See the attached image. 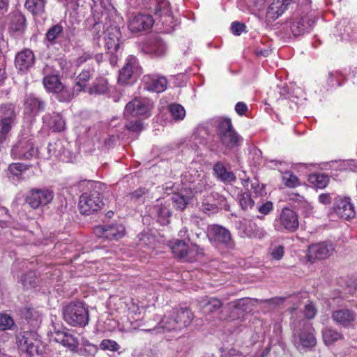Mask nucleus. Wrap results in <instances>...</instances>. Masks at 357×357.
<instances>
[{
	"label": "nucleus",
	"instance_id": "nucleus-1",
	"mask_svg": "<svg viewBox=\"0 0 357 357\" xmlns=\"http://www.w3.org/2000/svg\"><path fill=\"white\" fill-rule=\"evenodd\" d=\"M104 185L100 182H93L91 190L83 193L79 200V209L82 214L89 215L100 211L104 205L102 190Z\"/></svg>",
	"mask_w": 357,
	"mask_h": 357
},
{
	"label": "nucleus",
	"instance_id": "nucleus-2",
	"mask_svg": "<svg viewBox=\"0 0 357 357\" xmlns=\"http://www.w3.org/2000/svg\"><path fill=\"white\" fill-rule=\"evenodd\" d=\"M310 3V0H302L297 6L290 25L291 32L295 37L310 32L314 26V20L309 15Z\"/></svg>",
	"mask_w": 357,
	"mask_h": 357
},
{
	"label": "nucleus",
	"instance_id": "nucleus-3",
	"mask_svg": "<svg viewBox=\"0 0 357 357\" xmlns=\"http://www.w3.org/2000/svg\"><path fill=\"white\" fill-rule=\"evenodd\" d=\"M215 123L218 138L225 149L231 150L242 144L243 137L234 128L231 119L219 118Z\"/></svg>",
	"mask_w": 357,
	"mask_h": 357
},
{
	"label": "nucleus",
	"instance_id": "nucleus-4",
	"mask_svg": "<svg viewBox=\"0 0 357 357\" xmlns=\"http://www.w3.org/2000/svg\"><path fill=\"white\" fill-rule=\"evenodd\" d=\"M63 319L75 327H84L89 321V312L84 303L72 301L62 308Z\"/></svg>",
	"mask_w": 357,
	"mask_h": 357
},
{
	"label": "nucleus",
	"instance_id": "nucleus-5",
	"mask_svg": "<svg viewBox=\"0 0 357 357\" xmlns=\"http://www.w3.org/2000/svg\"><path fill=\"white\" fill-rule=\"evenodd\" d=\"M15 338L19 349L30 356L43 354L40 349V340L34 331L29 330L24 326L16 332Z\"/></svg>",
	"mask_w": 357,
	"mask_h": 357
},
{
	"label": "nucleus",
	"instance_id": "nucleus-6",
	"mask_svg": "<svg viewBox=\"0 0 357 357\" xmlns=\"http://www.w3.org/2000/svg\"><path fill=\"white\" fill-rule=\"evenodd\" d=\"M313 328L310 323L305 319L298 322L293 328L292 342L295 347L299 348H312L317 344V340L313 333Z\"/></svg>",
	"mask_w": 357,
	"mask_h": 357
},
{
	"label": "nucleus",
	"instance_id": "nucleus-7",
	"mask_svg": "<svg viewBox=\"0 0 357 357\" xmlns=\"http://www.w3.org/2000/svg\"><path fill=\"white\" fill-rule=\"evenodd\" d=\"M208 237L210 242L215 247L227 249L235 248V241L231 232L222 226L218 225L211 226L208 229Z\"/></svg>",
	"mask_w": 357,
	"mask_h": 357
},
{
	"label": "nucleus",
	"instance_id": "nucleus-8",
	"mask_svg": "<svg viewBox=\"0 0 357 357\" xmlns=\"http://www.w3.org/2000/svg\"><path fill=\"white\" fill-rule=\"evenodd\" d=\"M54 198V192L50 188H32L26 196V203L36 209L50 204Z\"/></svg>",
	"mask_w": 357,
	"mask_h": 357
},
{
	"label": "nucleus",
	"instance_id": "nucleus-9",
	"mask_svg": "<svg viewBox=\"0 0 357 357\" xmlns=\"http://www.w3.org/2000/svg\"><path fill=\"white\" fill-rule=\"evenodd\" d=\"M299 226L298 215L289 208H284L280 215L275 220L274 227L276 230L289 232L295 231Z\"/></svg>",
	"mask_w": 357,
	"mask_h": 357
},
{
	"label": "nucleus",
	"instance_id": "nucleus-10",
	"mask_svg": "<svg viewBox=\"0 0 357 357\" xmlns=\"http://www.w3.org/2000/svg\"><path fill=\"white\" fill-rule=\"evenodd\" d=\"M153 107V102L146 98H135L130 100L125 107V116H149Z\"/></svg>",
	"mask_w": 357,
	"mask_h": 357
},
{
	"label": "nucleus",
	"instance_id": "nucleus-11",
	"mask_svg": "<svg viewBox=\"0 0 357 357\" xmlns=\"http://www.w3.org/2000/svg\"><path fill=\"white\" fill-rule=\"evenodd\" d=\"M236 228L243 238L262 239L266 235L264 227L251 219H244L236 222Z\"/></svg>",
	"mask_w": 357,
	"mask_h": 357
},
{
	"label": "nucleus",
	"instance_id": "nucleus-12",
	"mask_svg": "<svg viewBox=\"0 0 357 357\" xmlns=\"http://www.w3.org/2000/svg\"><path fill=\"white\" fill-rule=\"evenodd\" d=\"M17 119L16 107L13 104L0 105V133H9Z\"/></svg>",
	"mask_w": 357,
	"mask_h": 357
},
{
	"label": "nucleus",
	"instance_id": "nucleus-13",
	"mask_svg": "<svg viewBox=\"0 0 357 357\" xmlns=\"http://www.w3.org/2000/svg\"><path fill=\"white\" fill-rule=\"evenodd\" d=\"M335 247L329 241H324L309 246L307 259L310 261L324 259L330 257L335 251Z\"/></svg>",
	"mask_w": 357,
	"mask_h": 357
},
{
	"label": "nucleus",
	"instance_id": "nucleus-14",
	"mask_svg": "<svg viewBox=\"0 0 357 357\" xmlns=\"http://www.w3.org/2000/svg\"><path fill=\"white\" fill-rule=\"evenodd\" d=\"M153 6L150 9L153 11L155 20H160L163 25L169 26L172 23L170 3L167 0H153Z\"/></svg>",
	"mask_w": 357,
	"mask_h": 357
},
{
	"label": "nucleus",
	"instance_id": "nucleus-15",
	"mask_svg": "<svg viewBox=\"0 0 357 357\" xmlns=\"http://www.w3.org/2000/svg\"><path fill=\"white\" fill-rule=\"evenodd\" d=\"M36 153L33 144L26 137H22L11 149V155L18 159H30Z\"/></svg>",
	"mask_w": 357,
	"mask_h": 357
},
{
	"label": "nucleus",
	"instance_id": "nucleus-16",
	"mask_svg": "<svg viewBox=\"0 0 357 357\" xmlns=\"http://www.w3.org/2000/svg\"><path fill=\"white\" fill-rule=\"evenodd\" d=\"M24 114L35 117L39 112H43L46 107V103L41 98L35 96L33 93L26 94L24 98Z\"/></svg>",
	"mask_w": 357,
	"mask_h": 357
},
{
	"label": "nucleus",
	"instance_id": "nucleus-17",
	"mask_svg": "<svg viewBox=\"0 0 357 357\" xmlns=\"http://www.w3.org/2000/svg\"><path fill=\"white\" fill-rule=\"evenodd\" d=\"M142 50L153 56H162L167 53V46L160 37L153 36L143 44Z\"/></svg>",
	"mask_w": 357,
	"mask_h": 357
},
{
	"label": "nucleus",
	"instance_id": "nucleus-18",
	"mask_svg": "<svg viewBox=\"0 0 357 357\" xmlns=\"http://www.w3.org/2000/svg\"><path fill=\"white\" fill-rule=\"evenodd\" d=\"M35 63V55L33 52L28 48L19 52L15 58V68L24 73L31 70Z\"/></svg>",
	"mask_w": 357,
	"mask_h": 357
},
{
	"label": "nucleus",
	"instance_id": "nucleus-19",
	"mask_svg": "<svg viewBox=\"0 0 357 357\" xmlns=\"http://www.w3.org/2000/svg\"><path fill=\"white\" fill-rule=\"evenodd\" d=\"M334 212L338 217L349 220L355 216V210L349 197H337L333 206Z\"/></svg>",
	"mask_w": 357,
	"mask_h": 357
},
{
	"label": "nucleus",
	"instance_id": "nucleus-20",
	"mask_svg": "<svg viewBox=\"0 0 357 357\" xmlns=\"http://www.w3.org/2000/svg\"><path fill=\"white\" fill-rule=\"evenodd\" d=\"M139 71L137 59L134 56H129L126 63L119 71L118 82L119 84H127L134 73Z\"/></svg>",
	"mask_w": 357,
	"mask_h": 357
},
{
	"label": "nucleus",
	"instance_id": "nucleus-21",
	"mask_svg": "<svg viewBox=\"0 0 357 357\" xmlns=\"http://www.w3.org/2000/svg\"><path fill=\"white\" fill-rule=\"evenodd\" d=\"M144 88L149 91L161 93L167 89L166 77L159 75H146L143 77Z\"/></svg>",
	"mask_w": 357,
	"mask_h": 357
},
{
	"label": "nucleus",
	"instance_id": "nucleus-22",
	"mask_svg": "<svg viewBox=\"0 0 357 357\" xmlns=\"http://www.w3.org/2000/svg\"><path fill=\"white\" fill-rule=\"evenodd\" d=\"M331 317L337 325L347 328L354 325L357 314L354 310L341 308L334 310L332 312Z\"/></svg>",
	"mask_w": 357,
	"mask_h": 357
},
{
	"label": "nucleus",
	"instance_id": "nucleus-23",
	"mask_svg": "<svg viewBox=\"0 0 357 357\" xmlns=\"http://www.w3.org/2000/svg\"><path fill=\"white\" fill-rule=\"evenodd\" d=\"M105 33V48L111 54L118 53L121 47V31L116 26L108 27Z\"/></svg>",
	"mask_w": 357,
	"mask_h": 357
},
{
	"label": "nucleus",
	"instance_id": "nucleus-24",
	"mask_svg": "<svg viewBox=\"0 0 357 357\" xmlns=\"http://www.w3.org/2000/svg\"><path fill=\"white\" fill-rule=\"evenodd\" d=\"M292 0H273L266 9V18L268 22L278 18L287 9Z\"/></svg>",
	"mask_w": 357,
	"mask_h": 357
},
{
	"label": "nucleus",
	"instance_id": "nucleus-25",
	"mask_svg": "<svg viewBox=\"0 0 357 357\" xmlns=\"http://www.w3.org/2000/svg\"><path fill=\"white\" fill-rule=\"evenodd\" d=\"M153 19L150 15L139 14L134 16L129 22L132 32H140L150 29L153 24Z\"/></svg>",
	"mask_w": 357,
	"mask_h": 357
},
{
	"label": "nucleus",
	"instance_id": "nucleus-26",
	"mask_svg": "<svg viewBox=\"0 0 357 357\" xmlns=\"http://www.w3.org/2000/svg\"><path fill=\"white\" fill-rule=\"evenodd\" d=\"M43 123L53 132H61L66 128L63 116L56 112L46 114L43 117Z\"/></svg>",
	"mask_w": 357,
	"mask_h": 357
},
{
	"label": "nucleus",
	"instance_id": "nucleus-27",
	"mask_svg": "<svg viewBox=\"0 0 357 357\" xmlns=\"http://www.w3.org/2000/svg\"><path fill=\"white\" fill-rule=\"evenodd\" d=\"M213 174L223 183H231L236 181V176L232 172L228 171L222 162L213 165Z\"/></svg>",
	"mask_w": 357,
	"mask_h": 357
},
{
	"label": "nucleus",
	"instance_id": "nucleus-28",
	"mask_svg": "<svg viewBox=\"0 0 357 357\" xmlns=\"http://www.w3.org/2000/svg\"><path fill=\"white\" fill-rule=\"evenodd\" d=\"M55 340L70 351H75L77 350L79 345L77 339L67 332L56 333Z\"/></svg>",
	"mask_w": 357,
	"mask_h": 357
},
{
	"label": "nucleus",
	"instance_id": "nucleus-29",
	"mask_svg": "<svg viewBox=\"0 0 357 357\" xmlns=\"http://www.w3.org/2000/svg\"><path fill=\"white\" fill-rule=\"evenodd\" d=\"M176 321L178 322V330L187 327L193 319V314L187 307H181L177 311H174Z\"/></svg>",
	"mask_w": 357,
	"mask_h": 357
},
{
	"label": "nucleus",
	"instance_id": "nucleus-30",
	"mask_svg": "<svg viewBox=\"0 0 357 357\" xmlns=\"http://www.w3.org/2000/svg\"><path fill=\"white\" fill-rule=\"evenodd\" d=\"M109 91L108 82L106 78L100 77L96 79L87 92L91 95H102Z\"/></svg>",
	"mask_w": 357,
	"mask_h": 357
},
{
	"label": "nucleus",
	"instance_id": "nucleus-31",
	"mask_svg": "<svg viewBox=\"0 0 357 357\" xmlns=\"http://www.w3.org/2000/svg\"><path fill=\"white\" fill-rule=\"evenodd\" d=\"M46 0H26L24 6L33 15L39 16L45 10Z\"/></svg>",
	"mask_w": 357,
	"mask_h": 357
},
{
	"label": "nucleus",
	"instance_id": "nucleus-32",
	"mask_svg": "<svg viewBox=\"0 0 357 357\" xmlns=\"http://www.w3.org/2000/svg\"><path fill=\"white\" fill-rule=\"evenodd\" d=\"M192 197L193 195L192 193L188 195L181 191V192L174 194L172 200L176 209L182 211L189 204Z\"/></svg>",
	"mask_w": 357,
	"mask_h": 357
},
{
	"label": "nucleus",
	"instance_id": "nucleus-33",
	"mask_svg": "<svg viewBox=\"0 0 357 357\" xmlns=\"http://www.w3.org/2000/svg\"><path fill=\"white\" fill-rule=\"evenodd\" d=\"M174 318V312L165 314L163 318L158 322V326L154 327V329L162 328L167 331L178 330V322Z\"/></svg>",
	"mask_w": 357,
	"mask_h": 357
},
{
	"label": "nucleus",
	"instance_id": "nucleus-34",
	"mask_svg": "<svg viewBox=\"0 0 357 357\" xmlns=\"http://www.w3.org/2000/svg\"><path fill=\"white\" fill-rule=\"evenodd\" d=\"M43 85L46 90L50 93H56L62 89L63 85L59 76L56 75H47L43 78Z\"/></svg>",
	"mask_w": 357,
	"mask_h": 357
},
{
	"label": "nucleus",
	"instance_id": "nucleus-35",
	"mask_svg": "<svg viewBox=\"0 0 357 357\" xmlns=\"http://www.w3.org/2000/svg\"><path fill=\"white\" fill-rule=\"evenodd\" d=\"M188 245L182 240H176L171 245L174 257L186 261Z\"/></svg>",
	"mask_w": 357,
	"mask_h": 357
},
{
	"label": "nucleus",
	"instance_id": "nucleus-36",
	"mask_svg": "<svg viewBox=\"0 0 357 357\" xmlns=\"http://www.w3.org/2000/svg\"><path fill=\"white\" fill-rule=\"evenodd\" d=\"M107 239L118 240L122 238L125 234V227L121 225H106Z\"/></svg>",
	"mask_w": 357,
	"mask_h": 357
},
{
	"label": "nucleus",
	"instance_id": "nucleus-37",
	"mask_svg": "<svg viewBox=\"0 0 357 357\" xmlns=\"http://www.w3.org/2000/svg\"><path fill=\"white\" fill-rule=\"evenodd\" d=\"M322 336L326 344H332L335 342L342 340L344 337L342 333L332 328L331 327L324 328L322 331Z\"/></svg>",
	"mask_w": 357,
	"mask_h": 357
},
{
	"label": "nucleus",
	"instance_id": "nucleus-38",
	"mask_svg": "<svg viewBox=\"0 0 357 357\" xmlns=\"http://www.w3.org/2000/svg\"><path fill=\"white\" fill-rule=\"evenodd\" d=\"M20 281L25 290L36 287L38 283L36 275L33 271H29L22 274Z\"/></svg>",
	"mask_w": 357,
	"mask_h": 357
},
{
	"label": "nucleus",
	"instance_id": "nucleus-39",
	"mask_svg": "<svg viewBox=\"0 0 357 357\" xmlns=\"http://www.w3.org/2000/svg\"><path fill=\"white\" fill-rule=\"evenodd\" d=\"M204 174L203 172H199L195 169L190 168L188 171L185 172L182 176V183L186 188L192 187V185Z\"/></svg>",
	"mask_w": 357,
	"mask_h": 357
},
{
	"label": "nucleus",
	"instance_id": "nucleus-40",
	"mask_svg": "<svg viewBox=\"0 0 357 357\" xmlns=\"http://www.w3.org/2000/svg\"><path fill=\"white\" fill-rule=\"evenodd\" d=\"M91 77V74L89 70H83L77 75L76 82L74 85V91H75L77 94L84 91Z\"/></svg>",
	"mask_w": 357,
	"mask_h": 357
},
{
	"label": "nucleus",
	"instance_id": "nucleus-41",
	"mask_svg": "<svg viewBox=\"0 0 357 357\" xmlns=\"http://www.w3.org/2000/svg\"><path fill=\"white\" fill-rule=\"evenodd\" d=\"M153 211L157 215L158 221L161 225H167L169 222L171 211L166 205H157L153 208Z\"/></svg>",
	"mask_w": 357,
	"mask_h": 357
},
{
	"label": "nucleus",
	"instance_id": "nucleus-42",
	"mask_svg": "<svg viewBox=\"0 0 357 357\" xmlns=\"http://www.w3.org/2000/svg\"><path fill=\"white\" fill-rule=\"evenodd\" d=\"M26 19L21 13H15L13 15L10 29L13 32H22L25 29Z\"/></svg>",
	"mask_w": 357,
	"mask_h": 357
},
{
	"label": "nucleus",
	"instance_id": "nucleus-43",
	"mask_svg": "<svg viewBox=\"0 0 357 357\" xmlns=\"http://www.w3.org/2000/svg\"><path fill=\"white\" fill-rule=\"evenodd\" d=\"M63 28L60 24H56L51 26L45 34V39L54 45L63 33Z\"/></svg>",
	"mask_w": 357,
	"mask_h": 357
},
{
	"label": "nucleus",
	"instance_id": "nucleus-44",
	"mask_svg": "<svg viewBox=\"0 0 357 357\" xmlns=\"http://www.w3.org/2000/svg\"><path fill=\"white\" fill-rule=\"evenodd\" d=\"M199 208L204 213L211 214L218 212L220 208L214 202L213 196L208 195L202 200Z\"/></svg>",
	"mask_w": 357,
	"mask_h": 357
},
{
	"label": "nucleus",
	"instance_id": "nucleus-45",
	"mask_svg": "<svg viewBox=\"0 0 357 357\" xmlns=\"http://www.w3.org/2000/svg\"><path fill=\"white\" fill-rule=\"evenodd\" d=\"M48 158L54 156L60 158L64 153L65 149L60 140H56L48 144L47 147Z\"/></svg>",
	"mask_w": 357,
	"mask_h": 357
},
{
	"label": "nucleus",
	"instance_id": "nucleus-46",
	"mask_svg": "<svg viewBox=\"0 0 357 357\" xmlns=\"http://www.w3.org/2000/svg\"><path fill=\"white\" fill-rule=\"evenodd\" d=\"M56 99L59 102H70L77 94L74 91V86L72 89L63 85L62 89L58 91L56 93Z\"/></svg>",
	"mask_w": 357,
	"mask_h": 357
},
{
	"label": "nucleus",
	"instance_id": "nucleus-47",
	"mask_svg": "<svg viewBox=\"0 0 357 357\" xmlns=\"http://www.w3.org/2000/svg\"><path fill=\"white\" fill-rule=\"evenodd\" d=\"M204 256V250L197 244L188 247L186 261L192 262Z\"/></svg>",
	"mask_w": 357,
	"mask_h": 357
},
{
	"label": "nucleus",
	"instance_id": "nucleus-48",
	"mask_svg": "<svg viewBox=\"0 0 357 357\" xmlns=\"http://www.w3.org/2000/svg\"><path fill=\"white\" fill-rule=\"evenodd\" d=\"M30 166L20 162L12 163L8 167L10 173L17 179H22L23 172L28 169Z\"/></svg>",
	"mask_w": 357,
	"mask_h": 357
},
{
	"label": "nucleus",
	"instance_id": "nucleus-49",
	"mask_svg": "<svg viewBox=\"0 0 357 357\" xmlns=\"http://www.w3.org/2000/svg\"><path fill=\"white\" fill-rule=\"evenodd\" d=\"M169 111L172 118L176 121L182 120L185 116L184 107L179 104L170 105L169 106Z\"/></svg>",
	"mask_w": 357,
	"mask_h": 357
},
{
	"label": "nucleus",
	"instance_id": "nucleus-50",
	"mask_svg": "<svg viewBox=\"0 0 357 357\" xmlns=\"http://www.w3.org/2000/svg\"><path fill=\"white\" fill-rule=\"evenodd\" d=\"M312 183L318 188L323 189L326 188L329 183V178L324 174H314L310 177Z\"/></svg>",
	"mask_w": 357,
	"mask_h": 357
},
{
	"label": "nucleus",
	"instance_id": "nucleus-51",
	"mask_svg": "<svg viewBox=\"0 0 357 357\" xmlns=\"http://www.w3.org/2000/svg\"><path fill=\"white\" fill-rule=\"evenodd\" d=\"M222 305L220 300L215 298H211L203 306L205 313H212L219 310Z\"/></svg>",
	"mask_w": 357,
	"mask_h": 357
},
{
	"label": "nucleus",
	"instance_id": "nucleus-52",
	"mask_svg": "<svg viewBox=\"0 0 357 357\" xmlns=\"http://www.w3.org/2000/svg\"><path fill=\"white\" fill-rule=\"evenodd\" d=\"M282 181L288 188H295L299 185V181L297 176L290 172H286L282 175Z\"/></svg>",
	"mask_w": 357,
	"mask_h": 357
},
{
	"label": "nucleus",
	"instance_id": "nucleus-53",
	"mask_svg": "<svg viewBox=\"0 0 357 357\" xmlns=\"http://www.w3.org/2000/svg\"><path fill=\"white\" fill-rule=\"evenodd\" d=\"M15 321L12 317L6 313L0 314V330H10L14 326Z\"/></svg>",
	"mask_w": 357,
	"mask_h": 357
},
{
	"label": "nucleus",
	"instance_id": "nucleus-54",
	"mask_svg": "<svg viewBox=\"0 0 357 357\" xmlns=\"http://www.w3.org/2000/svg\"><path fill=\"white\" fill-rule=\"evenodd\" d=\"M209 185L207 183L206 178L204 174L200 177L197 181H196L192 187H189V190L192 191H195V192H201L204 190H206L208 188H209Z\"/></svg>",
	"mask_w": 357,
	"mask_h": 357
},
{
	"label": "nucleus",
	"instance_id": "nucleus-55",
	"mask_svg": "<svg viewBox=\"0 0 357 357\" xmlns=\"http://www.w3.org/2000/svg\"><path fill=\"white\" fill-rule=\"evenodd\" d=\"M125 128L130 132L139 133L144 129V125L141 120L136 119L127 122Z\"/></svg>",
	"mask_w": 357,
	"mask_h": 357
},
{
	"label": "nucleus",
	"instance_id": "nucleus-56",
	"mask_svg": "<svg viewBox=\"0 0 357 357\" xmlns=\"http://www.w3.org/2000/svg\"><path fill=\"white\" fill-rule=\"evenodd\" d=\"M239 204L241 208L245 211L252 208L254 206L255 202L251 198V195L249 192H244L239 198Z\"/></svg>",
	"mask_w": 357,
	"mask_h": 357
},
{
	"label": "nucleus",
	"instance_id": "nucleus-57",
	"mask_svg": "<svg viewBox=\"0 0 357 357\" xmlns=\"http://www.w3.org/2000/svg\"><path fill=\"white\" fill-rule=\"evenodd\" d=\"M250 160L255 166L260 165L262 162L261 151L257 148H254L250 153Z\"/></svg>",
	"mask_w": 357,
	"mask_h": 357
},
{
	"label": "nucleus",
	"instance_id": "nucleus-58",
	"mask_svg": "<svg viewBox=\"0 0 357 357\" xmlns=\"http://www.w3.org/2000/svg\"><path fill=\"white\" fill-rule=\"evenodd\" d=\"M104 26L101 22H96L91 29L93 40H98L103 33Z\"/></svg>",
	"mask_w": 357,
	"mask_h": 357
},
{
	"label": "nucleus",
	"instance_id": "nucleus-59",
	"mask_svg": "<svg viewBox=\"0 0 357 357\" xmlns=\"http://www.w3.org/2000/svg\"><path fill=\"white\" fill-rule=\"evenodd\" d=\"M100 347L104 350L108 349L110 351H117L119 349V345L117 342L111 340H103Z\"/></svg>",
	"mask_w": 357,
	"mask_h": 357
},
{
	"label": "nucleus",
	"instance_id": "nucleus-60",
	"mask_svg": "<svg viewBox=\"0 0 357 357\" xmlns=\"http://www.w3.org/2000/svg\"><path fill=\"white\" fill-rule=\"evenodd\" d=\"M305 317L308 319L314 318L317 314V309L312 303H307L303 311Z\"/></svg>",
	"mask_w": 357,
	"mask_h": 357
},
{
	"label": "nucleus",
	"instance_id": "nucleus-61",
	"mask_svg": "<svg viewBox=\"0 0 357 357\" xmlns=\"http://www.w3.org/2000/svg\"><path fill=\"white\" fill-rule=\"evenodd\" d=\"M284 253V248L282 245H278L273 248L271 252V255L275 260H280Z\"/></svg>",
	"mask_w": 357,
	"mask_h": 357
},
{
	"label": "nucleus",
	"instance_id": "nucleus-62",
	"mask_svg": "<svg viewBox=\"0 0 357 357\" xmlns=\"http://www.w3.org/2000/svg\"><path fill=\"white\" fill-rule=\"evenodd\" d=\"M284 301V298L275 297L270 299L266 300H257L259 304L266 303L270 306H276L282 303Z\"/></svg>",
	"mask_w": 357,
	"mask_h": 357
},
{
	"label": "nucleus",
	"instance_id": "nucleus-63",
	"mask_svg": "<svg viewBox=\"0 0 357 357\" xmlns=\"http://www.w3.org/2000/svg\"><path fill=\"white\" fill-rule=\"evenodd\" d=\"M245 28V25L238 22H232L231 24V31L236 36H239L244 31Z\"/></svg>",
	"mask_w": 357,
	"mask_h": 357
},
{
	"label": "nucleus",
	"instance_id": "nucleus-64",
	"mask_svg": "<svg viewBox=\"0 0 357 357\" xmlns=\"http://www.w3.org/2000/svg\"><path fill=\"white\" fill-rule=\"evenodd\" d=\"M273 204L271 202L269 201L259 206L258 208L259 212L263 215H268L273 211Z\"/></svg>",
	"mask_w": 357,
	"mask_h": 357
}]
</instances>
